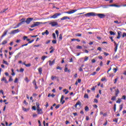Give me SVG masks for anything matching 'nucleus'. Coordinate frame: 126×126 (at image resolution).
Returning <instances> with one entry per match:
<instances>
[{"mask_svg":"<svg viewBox=\"0 0 126 126\" xmlns=\"http://www.w3.org/2000/svg\"><path fill=\"white\" fill-rule=\"evenodd\" d=\"M64 98V96L62 95L61 96V100H60V102L62 105H63V104H64V103L65 102V101L63 100Z\"/></svg>","mask_w":126,"mask_h":126,"instance_id":"6e6552de","label":"nucleus"},{"mask_svg":"<svg viewBox=\"0 0 126 126\" xmlns=\"http://www.w3.org/2000/svg\"><path fill=\"white\" fill-rule=\"evenodd\" d=\"M57 78V76H51V79L52 80H54V79Z\"/></svg>","mask_w":126,"mask_h":126,"instance_id":"864d4df0","label":"nucleus"},{"mask_svg":"<svg viewBox=\"0 0 126 126\" xmlns=\"http://www.w3.org/2000/svg\"><path fill=\"white\" fill-rule=\"evenodd\" d=\"M22 109H23V110L24 112H27V111H28V110H27V109H26V108H25L24 107H22Z\"/></svg>","mask_w":126,"mask_h":126,"instance_id":"c03bdc74","label":"nucleus"},{"mask_svg":"<svg viewBox=\"0 0 126 126\" xmlns=\"http://www.w3.org/2000/svg\"><path fill=\"white\" fill-rule=\"evenodd\" d=\"M49 65L52 66L53 64H55V63L56 62V61L54 60L52 62L51 61V60H49Z\"/></svg>","mask_w":126,"mask_h":126,"instance_id":"f8f14e48","label":"nucleus"},{"mask_svg":"<svg viewBox=\"0 0 126 126\" xmlns=\"http://www.w3.org/2000/svg\"><path fill=\"white\" fill-rule=\"evenodd\" d=\"M24 104H25V105H28V102H26V100H24Z\"/></svg>","mask_w":126,"mask_h":126,"instance_id":"13d9d810","label":"nucleus"},{"mask_svg":"<svg viewBox=\"0 0 126 126\" xmlns=\"http://www.w3.org/2000/svg\"><path fill=\"white\" fill-rule=\"evenodd\" d=\"M118 121H119V119L118 118H116L114 120H113V122H115L116 123H118Z\"/></svg>","mask_w":126,"mask_h":126,"instance_id":"a18cd8bd","label":"nucleus"},{"mask_svg":"<svg viewBox=\"0 0 126 126\" xmlns=\"http://www.w3.org/2000/svg\"><path fill=\"white\" fill-rule=\"evenodd\" d=\"M49 24L50 25L52 26L53 27L59 25V24H58V22H52L51 23H50Z\"/></svg>","mask_w":126,"mask_h":126,"instance_id":"0eeeda50","label":"nucleus"},{"mask_svg":"<svg viewBox=\"0 0 126 126\" xmlns=\"http://www.w3.org/2000/svg\"><path fill=\"white\" fill-rule=\"evenodd\" d=\"M52 43H53V44H56L57 43V40H52Z\"/></svg>","mask_w":126,"mask_h":126,"instance_id":"338daca9","label":"nucleus"},{"mask_svg":"<svg viewBox=\"0 0 126 126\" xmlns=\"http://www.w3.org/2000/svg\"><path fill=\"white\" fill-rule=\"evenodd\" d=\"M117 34L118 36H117V39H120V38H121V35H122V32L118 31Z\"/></svg>","mask_w":126,"mask_h":126,"instance_id":"ddd939ff","label":"nucleus"},{"mask_svg":"<svg viewBox=\"0 0 126 126\" xmlns=\"http://www.w3.org/2000/svg\"><path fill=\"white\" fill-rule=\"evenodd\" d=\"M121 99H123L124 100H126V95H123Z\"/></svg>","mask_w":126,"mask_h":126,"instance_id":"e2e57ef3","label":"nucleus"},{"mask_svg":"<svg viewBox=\"0 0 126 126\" xmlns=\"http://www.w3.org/2000/svg\"><path fill=\"white\" fill-rule=\"evenodd\" d=\"M118 79H119V78H116V79H115V80H114V84H116V83H117V82L118 81Z\"/></svg>","mask_w":126,"mask_h":126,"instance_id":"de8ad7c7","label":"nucleus"},{"mask_svg":"<svg viewBox=\"0 0 126 126\" xmlns=\"http://www.w3.org/2000/svg\"><path fill=\"white\" fill-rule=\"evenodd\" d=\"M38 70L40 75H41V74H42V71H43V69H42V67H39L38 68Z\"/></svg>","mask_w":126,"mask_h":126,"instance_id":"a211bd4d","label":"nucleus"},{"mask_svg":"<svg viewBox=\"0 0 126 126\" xmlns=\"http://www.w3.org/2000/svg\"><path fill=\"white\" fill-rule=\"evenodd\" d=\"M85 111H86V112H88V111H89V107L88 106H86L85 107Z\"/></svg>","mask_w":126,"mask_h":126,"instance_id":"bb28decb","label":"nucleus"},{"mask_svg":"<svg viewBox=\"0 0 126 126\" xmlns=\"http://www.w3.org/2000/svg\"><path fill=\"white\" fill-rule=\"evenodd\" d=\"M66 66H67V65H65V68L64 69V72H68L69 73H70V69H68V68Z\"/></svg>","mask_w":126,"mask_h":126,"instance_id":"1a4fd4ad","label":"nucleus"},{"mask_svg":"<svg viewBox=\"0 0 126 126\" xmlns=\"http://www.w3.org/2000/svg\"><path fill=\"white\" fill-rule=\"evenodd\" d=\"M123 108H124V104H122L121 105H120V112L123 110Z\"/></svg>","mask_w":126,"mask_h":126,"instance_id":"4be33fe9","label":"nucleus"},{"mask_svg":"<svg viewBox=\"0 0 126 126\" xmlns=\"http://www.w3.org/2000/svg\"><path fill=\"white\" fill-rule=\"evenodd\" d=\"M14 83H17V82H18V78H16L15 79V80H14Z\"/></svg>","mask_w":126,"mask_h":126,"instance_id":"37998d69","label":"nucleus"},{"mask_svg":"<svg viewBox=\"0 0 126 126\" xmlns=\"http://www.w3.org/2000/svg\"><path fill=\"white\" fill-rule=\"evenodd\" d=\"M102 7L103 8H108L109 7V5H105L102 6Z\"/></svg>","mask_w":126,"mask_h":126,"instance_id":"8fccbe9b","label":"nucleus"},{"mask_svg":"<svg viewBox=\"0 0 126 126\" xmlns=\"http://www.w3.org/2000/svg\"><path fill=\"white\" fill-rule=\"evenodd\" d=\"M76 49H79L80 50H81V49H82V46H80L79 45H77L76 46Z\"/></svg>","mask_w":126,"mask_h":126,"instance_id":"4c0bfd02","label":"nucleus"},{"mask_svg":"<svg viewBox=\"0 0 126 126\" xmlns=\"http://www.w3.org/2000/svg\"><path fill=\"white\" fill-rule=\"evenodd\" d=\"M109 33H110V35H116V33L114 32H113V31H110L109 32Z\"/></svg>","mask_w":126,"mask_h":126,"instance_id":"c756f323","label":"nucleus"},{"mask_svg":"<svg viewBox=\"0 0 126 126\" xmlns=\"http://www.w3.org/2000/svg\"><path fill=\"white\" fill-rule=\"evenodd\" d=\"M118 45L117 44L116 46H115V47L114 48V52L115 53L117 52V51L118 50Z\"/></svg>","mask_w":126,"mask_h":126,"instance_id":"a878e982","label":"nucleus"},{"mask_svg":"<svg viewBox=\"0 0 126 126\" xmlns=\"http://www.w3.org/2000/svg\"><path fill=\"white\" fill-rule=\"evenodd\" d=\"M121 102H122V99L120 98H119L118 100L116 101V103H118V104H121Z\"/></svg>","mask_w":126,"mask_h":126,"instance_id":"cd10ccee","label":"nucleus"},{"mask_svg":"<svg viewBox=\"0 0 126 126\" xmlns=\"http://www.w3.org/2000/svg\"><path fill=\"white\" fill-rule=\"evenodd\" d=\"M89 58L87 56H86L85 57V60H84V62H87V61H88Z\"/></svg>","mask_w":126,"mask_h":126,"instance_id":"58836bf2","label":"nucleus"},{"mask_svg":"<svg viewBox=\"0 0 126 126\" xmlns=\"http://www.w3.org/2000/svg\"><path fill=\"white\" fill-rule=\"evenodd\" d=\"M76 37H81L82 36V34L81 33H77L75 34Z\"/></svg>","mask_w":126,"mask_h":126,"instance_id":"7c9ffc66","label":"nucleus"},{"mask_svg":"<svg viewBox=\"0 0 126 126\" xmlns=\"http://www.w3.org/2000/svg\"><path fill=\"white\" fill-rule=\"evenodd\" d=\"M63 92H65V94H68V93L69 92V91H67V90L66 89H64L63 90Z\"/></svg>","mask_w":126,"mask_h":126,"instance_id":"393cba45","label":"nucleus"},{"mask_svg":"<svg viewBox=\"0 0 126 126\" xmlns=\"http://www.w3.org/2000/svg\"><path fill=\"white\" fill-rule=\"evenodd\" d=\"M84 98H87V99H88L89 98V96H88V94H85Z\"/></svg>","mask_w":126,"mask_h":126,"instance_id":"2f4dec72","label":"nucleus"},{"mask_svg":"<svg viewBox=\"0 0 126 126\" xmlns=\"http://www.w3.org/2000/svg\"><path fill=\"white\" fill-rule=\"evenodd\" d=\"M60 15H61V14L60 13H56L54 15H53L52 16L50 17V18H54V19H56L58 16H60Z\"/></svg>","mask_w":126,"mask_h":126,"instance_id":"423d86ee","label":"nucleus"},{"mask_svg":"<svg viewBox=\"0 0 126 126\" xmlns=\"http://www.w3.org/2000/svg\"><path fill=\"white\" fill-rule=\"evenodd\" d=\"M11 81H13V79H12V77L9 76V82H11Z\"/></svg>","mask_w":126,"mask_h":126,"instance_id":"f704fd0d","label":"nucleus"},{"mask_svg":"<svg viewBox=\"0 0 126 126\" xmlns=\"http://www.w3.org/2000/svg\"><path fill=\"white\" fill-rule=\"evenodd\" d=\"M86 17H90V16H98L99 18H104L105 16L104 14H97L94 12H90L84 15Z\"/></svg>","mask_w":126,"mask_h":126,"instance_id":"f257e3e1","label":"nucleus"},{"mask_svg":"<svg viewBox=\"0 0 126 126\" xmlns=\"http://www.w3.org/2000/svg\"><path fill=\"white\" fill-rule=\"evenodd\" d=\"M81 106V102L78 101V102H76V103L75 104L74 107L75 108H77V106Z\"/></svg>","mask_w":126,"mask_h":126,"instance_id":"4468645a","label":"nucleus"},{"mask_svg":"<svg viewBox=\"0 0 126 126\" xmlns=\"http://www.w3.org/2000/svg\"><path fill=\"white\" fill-rule=\"evenodd\" d=\"M34 19L33 18H28L26 20V23L27 24H30V22L32 21Z\"/></svg>","mask_w":126,"mask_h":126,"instance_id":"39448f33","label":"nucleus"},{"mask_svg":"<svg viewBox=\"0 0 126 126\" xmlns=\"http://www.w3.org/2000/svg\"><path fill=\"white\" fill-rule=\"evenodd\" d=\"M21 25H22V23H18L15 27L13 28V29H16V28H18V27H19V26H21Z\"/></svg>","mask_w":126,"mask_h":126,"instance_id":"dca6fc26","label":"nucleus"},{"mask_svg":"<svg viewBox=\"0 0 126 126\" xmlns=\"http://www.w3.org/2000/svg\"><path fill=\"white\" fill-rule=\"evenodd\" d=\"M25 66H26L27 67H30V66H31V64H30V63L27 64H25Z\"/></svg>","mask_w":126,"mask_h":126,"instance_id":"09e8293b","label":"nucleus"},{"mask_svg":"<svg viewBox=\"0 0 126 126\" xmlns=\"http://www.w3.org/2000/svg\"><path fill=\"white\" fill-rule=\"evenodd\" d=\"M120 58V56L118 55H116L115 57V59H119Z\"/></svg>","mask_w":126,"mask_h":126,"instance_id":"052dcab7","label":"nucleus"},{"mask_svg":"<svg viewBox=\"0 0 126 126\" xmlns=\"http://www.w3.org/2000/svg\"><path fill=\"white\" fill-rule=\"evenodd\" d=\"M8 32V31L7 30H5L3 32V34H2L1 38H3V37H4L5 36H6Z\"/></svg>","mask_w":126,"mask_h":126,"instance_id":"9d476101","label":"nucleus"},{"mask_svg":"<svg viewBox=\"0 0 126 126\" xmlns=\"http://www.w3.org/2000/svg\"><path fill=\"white\" fill-rule=\"evenodd\" d=\"M78 83H81V79H78L77 81Z\"/></svg>","mask_w":126,"mask_h":126,"instance_id":"69168bd1","label":"nucleus"},{"mask_svg":"<svg viewBox=\"0 0 126 126\" xmlns=\"http://www.w3.org/2000/svg\"><path fill=\"white\" fill-rule=\"evenodd\" d=\"M117 71H118V68H113V71H114V73H116V72H117Z\"/></svg>","mask_w":126,"mask_h":126,"instance_id":"a19ab883","label":"nucleus"},{"mask_svg":"<svg viewBox=\"0 0 126 126\" xmlns=\"http://www.w3.org/2000/svg\"><path fill=\"white\" fill-rule=\"evenodd\" d=\"M25 81H26V82H28V83L29 82L30 80L28 77H26Z\"/></svg>","mask_w":126,"mask_h":126,"instance_id":"bf43d9fd","label":"nucleus"},{"mask_svg":"<svg viewBox=\"0 0 126 126\" xmlns=\"http://www.w3.org/2000/svg\"><path fill=\"white\" fill-rule=\"evenodd\" d=\"M19 32H20L19 29L13 30L10 32V35H14V34H16V33H19Z\"/></svg>","mask_w":126,"mask_h":126,"instance_id":"20e7f679","label":"nucleus"},{"mask_svg":"<svg viewBox=\"0 0 126 126\" xmlns=\"http://www.w3.org/2000/svg\"><path fill=\"white\" fill-rule=\"evenodd\" d=\"M21 23H22V24H23V23H24V22H26V19L24 18H22L21 20Z\"/></svg>","mask_w":126,"mask_h":126,"instance_id":"6ab92c4d","label":"nucleus"},{"mask_svg":"<svg viewBox=\"0 0 126 126\" xmlns=\"http://www.w3.org/2000/svg\"><path fill=\"white\" fill-rule=\"evenodd\" d=\"M41 24H43V23L39 22H34L33 24L31 26V28H33V27H37V26H39Z\"/></svg>","mask_w":126,"mask_h":126,"instance_id":"f03ea898","label":"nucleus"},{"mask_svg":"<svg viewBox=\"0 0 126 126\" xmlns=\"http://www.w3.org/2000/svg\"><path fill=\"white\" fill-rule=\"evenodd\" d=\"M125 37H126V32H124L122 35V37L123 38H125Z\"/></svg>","mask_w":126,"mask_h":126,"instance_id":"6e6d98bb","label":"nucleus"},{"mask_svg":"<svg viewBox=\"0 0 126 126\" xmlns=\"http://www.w3.org/2000/svg\"><path fill=\"white\" fill-rule=\"evenodd\" d=\"M79 9H82V8L72 10L71 11L66 12V13H67L68 14H72V13H74V12H76V11H77V10H79Z\"/></svg>","mask_w":126,"mask_h":126,"instance_id":"7ed1b4c3","label":"nucleus"},{"mask_svg":"<svg viewBox=\"0 0 126 126\" xmlns=\"http://www.w3.org/2000/svg\"><path fill=\"white\" fill-rule=\"evenodd\" d=\"M97 72H93V73L91 74V75L94 76V75H96Z\"/></svg>","mask_w":126,"mask_h":126,"instance_id":"79ce46f5","label":"nucleus"},{"mask_svg":"<svg viewBox=\"0 0 126 126\" xmlns=\"http://www.w3.org/2000/svg\"><path fill=\"white\" fill-rule=\"evenodd\" d=\"M34 86H36V85H37V83L36 82V80H34L33 81V82H32Z\"/></svg>","mask_w":126,"mask_h":126,"instance_id":"c9c22d12","label":"nucleus"},{"mask_svg":"<svg viewBox=\"0 0 126 126\" xmlns=\"http://www.w3.org/2000/svg\"><path fill=\"white\" fill-rule=\"evenodd\" d=\"M20 55H21V52L18 53L16 55V56H15V60H17V58H19V56H20Z\"/></svg>","mask_w":126,"mask_h":126,"instance_id":"aec40b11","label":"nucleus"},{"mask_svg":"<svg viewBox=\"0 0 126 126\" xmlns=\"http://www.w3.org/2000/svg\"><path fill=\"white\" fill-rule=\"evenodd\" d=\"M48 58V56H42L41 58V60L42 61H45V59H47Z\"/></svg>","mask_w":126,"mask_h":126,"instance_id":"473e14b6","label":"nucleus"},{"mask_svg":"<svg viewBox=\"0 0 126 126\" xmlns=\"http://www.w3.org/2000/svg\"><path fill=\"white\" fill-rule=\"evenodd\" d=\"M65 19H69V17L67 16H64L61 19V20H65Z\"/></svg>","mask_w":126,"mask_h":126,"instance_id":"412c9836","label":"nucleus"},{"mask_svg":"<svg viewBox=\"0 0 126 126\" xmlns=\"http://www.w3.org/2000/svg\"><path fill=\"white\" fill-rule=\"evenodd\" d=\"M55 33H56V35H57V37H58L59 36V31L56 30L55 31Z\"/></svg>","mask_w":126,"mask_h":126,"instance_id":"5fc2aeb1","label":"nucleus"},{"mask_svg":"<svg viewBox=\"0 0 126 126\" xmlns=\"http://www.w3.org/2000/svg\"><path fill=\"white\" fill-rule=\"evenodd\" d=\"M94 103H98V99H97V98H94Z\"/></svg>","mask_w":126,"mask_h":126,"instance_id":"774afa93","label":"nucleus"},{"mask_svg":"<svg viewBox=\"0 0 126 126\" xmlns=\"http://www.w3.org/2000/svg\"><path fill=\"white\" fill-rule=\"evenodd\" d=\"M44 32L46 34V35H49V31L48 30H46Z\"/></svg>","mask_w":126,"mask_h":126,"instance_id":"603ef678","label":"nucleus"},{"mask_svg":"<svg viewBox=\"0 0 126 126\" xmlns=\"http://www.w3.org/2000/svg\"><path fill=\"white\" fill-rule=\"evenodd\" d=\"M117 110V104H115L114 106V111L116 112Z\"/></svg>","mask_w":126,"mask_h":126,"instance_id":"72a5a7b5","label":"nucleus"},{"mask_svg":"<svg viewBox=\"0 0 126 126\" xmlns=\"http://www.w3.org/2000/svg\"><path fill=\"white\" fill-rule=\"evenodd\" d=\"M59 39H60V40H63V34H61L60 35Z\"/></svg>","mask_w":126,"mask_h":126,"instance_id":"4d7b16f0","label":"nucleus"},{"mask_svg":"<svg viewBox=\"0 0 126 126\" xmlns=\"http://www.w3.org/2000/svg\"><path fill=\"white\" fill-rule=\"evenodd\" d=\"M56 69H60V70H62L63 69V68L58 66L57 67Z\"/></svg>","mask_w":126,"mask_h":126,"instance_id":"49530a36","label":"nucleus"},{"mask_svg":"<svg viewBox=\"0 0 126 126\" xmlns=\"http://www.w3.org/2000/svg\"><path fill=\"white\" fill-rule=\"evenodd\" d=\"M119 94H120V90H119V89H117L116 91H115V95L116 96H118V95H119Z\"/></svg>","mask_w":126,"mask_h":126,"instance_id":"f3484780","label":"nucleus"},{"mask_svg":"<svg viewBox=\"0 0 126 126\" xmlns=\"http://www.w3.org/2000/svg\"><path fill=\"white\" fill-rule=\"evenodd\" d=\"M5 44H7V40H3L1 43V45H5Z\"/></svg>","mask_w":126,"mask_h":126,"instance_id":"b1692460","label":"nucleus"},{"mask_svg":"<svg viewBox=\"0 0 126 126\" xmlns=\"http://www.w3.org/2000/svg\"><path fill=\"white\" fill-rule=\"evenodd\" d=\"M1 81H4V83L6 84L8 83V82H7V80H6V78L3 77L1 80Z\"/></svg>","mask_w":126,"mask_h":126,"instance_id":"2eb2a0df","label":"nucleus"},{"mask_svg":"<svg viewBox=\"0 0 126 126\" xmlns=\"http://www.w3.org/2000/svg\"><path fill=\"white\" fill-rule=\"evenodd\" d=\"M37 113L38 115H42V114H43V111L42 110V109H37Z\"/></svg>","mask_w":126,"mask_h":126,"instance_id":"9b49d317","label":"nucleus"},{"mask_svg":"<svg viewBox=\"0 0 126 126\" xmlns=\"http://www.w3.org/2000/svg\"><path fill=\"white\" fill-rule=\"evenodd\" d=\"M103 55H104V56L105 57H107L108 56H109L110 54L108 53H106L105 52H103Z\"/></svg>","mask_w":126,"mask_h":126,"instance_id":"e433bc0d","label":"nucleus"},{"mask_svg":"<svg viewBox=\"0 0 126 126\" xmlns=\"http://www.w3.org/2000/svg\"><path fill=\"white\" fill-rule=\"evenodd\" d=\"M7 9H8V8H6V9H3L2 11L0 12V13H3L5 12V11H6V10H7Z\"/></svg>","mask_w":126,"mask_h":126,"instance_id":"c85d7f7f","label":"nucleus"},{"mask_svg":"<svg viewBox=\"0 0 126 126\" xmlns=\"http://www.w3.org/2000/svg\"><path fill=\"white\" fill-rule=\"evenodd\" d=\"M24 71V69H23V68H22L20 69V72H23Z\"/></svg>","mask_w":126,"mask_h":126,"instance_id":"0e129e2a","label":"nucleus"},{"mask_svg":"<svg viewBox=\"0 0 126 126\" xmlns=\"http://www.w3.org/2000/svg\"><path fill=\"white\" fill-rule=\"evenodd\" d=\"M117 97V95L113 96L111 98L112 101H116V99Z\"/></svg>","mask_w":126,"mask_h":126,"instance_id":"5701e85b","label":"nucleus"},{"mask_svg":"<svg viewBox=\"0 0 126 126\" xmlns=\"http://www.w3.org/2000/svg\"><path fill=\"white\" fill-rule=\"evenodd\" d=\"M52 35H53V39H56V34L55 33H53V34H52Z\"/></svg>","mask_w":126,"mask_h":126,"instance_id":"680f3d73","label":"nucleus"},{"mask_svg":"<svg viewBox=\"0 0 126 126\" xmlns=\"http://www.w3.org/2000/svg\"><path fill=\"white\" fill-rule=\"evenodd\" d=\"M105 80H106V77H102L101 79V81H105Z\"/></svg>","mask_w":126,"mask_h":126,"instance_id":"3c124183","label":"nucleus"},{"mask_svg":"<svg viewBox=\"0 0 126 126\" xmlns=\"http://www.w3.org/2000/svg\"><path fill=\"white\" fill-rule=\"evenodd\" d=\"M3 63H4L5 64H6L7 65H8V63H7V62L3 60Z\"/></svg>","mask_w":126,"mask_h":126,"instance_id":"ea45409f","label":"nucleus"}]
</instances>
